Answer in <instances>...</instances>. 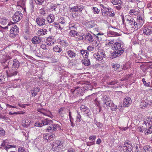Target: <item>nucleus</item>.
<instances>
[{"label":"nucleus","instance_id":"obj_59","mask_svg":"<svg viewBox=\"0 0 152 152\" xmlns=\"http://www.w3.org/2000/svg\"><path fill=\"white\" fill-rule=\"evenodd\" d=\"M145 79L144 78H143L142 79V81L143 82V84L145 86L148 87L150 86V82L147 83L146 81L145 80Z\"/></svg>","mask_w":152,"mask_h":152},{"label":"nucleus","instance_id":"obj_45","mask_svg":"<svg viewBox=\"0 0 152 152\" xmlns=\"http://www.w3.org/2000/svg\"><path fill=\"white\" fill-rule=\"evenodd\" d=\"M77 114L76 116L77 121L78 122H80L82 120V121H84L81 118V116L79 112L77 111Z\"/></svg>","mask_w":152,"mask_h":152},{"label":"nucleus","instance_id":"obj_60","mask_svg":"<svg viewBox=\"0 0 152 152\" xmlns=\"http://www.w3.org/2000/svg\"><path fill=\"white\" fill-rule=\"evenodd\" d=\"M17 152H26L25 149L23 147H19L18 149Z\"/></svg>","mask_w":152,"mask_h":152},{"label":"nucleus","instance_id":"obj_2","mask_svg":"<svg viewBox=\"0 0 152 152\" xmlns=\"http://www.w3.org/2000/svg\"><path fill=\"white\" fill-rule=\"evenodd\" d=\"M11 25H12V27H10L11 29L10 36L11 37H15L19 32V28L14 23L12 22H9L7 26H10Z\"/></svg>","mask_w":152,"mask_h":152},{"label":"nucleus","instance_id":"obj_19","mask_svg":"<svg viewBox=\"0 0 152 152\" xmlns=\"http://www.w3.org/2000/svg\"><path fill=\"white\" fill-rule=\"evenodd\" d=\"M20 66V62L16 59H14L13 60V64L12 68H15L16 69H18V68Z\"/></svg>","mask_w":152,"mask_h":152},{"label":"nucleus","instance_id":"obj_11","mask_svg":"<svg viewBox=\"0 0 152 152\" xmlns=\"http://www.w3.org/2000/svg\"><path fill=\"white\" fill-rule=\"evenodd\" d=\"M36 21L37 24L39 26H43L46 24L45 23V20L42 16H39L37 18Z\"/></svg>","mask_w":152,"mask_h":152},{"label":"nucleus","instance_id":"obj_52","mask_svg":"<svg viewBox=\"0 0 152 152\" xmlns=\"http://www.w3.org/2000/svg\"><path fill=\"white\" fill-rule=\"evenodd\" d=\"M137 24L138 23H137V22H136L134 24V23H133L132 26L133 25V26L131 27H132L133 28H134L135 30H137L138 28H140V27H138Z\"/></svg>","mask_w":152,"mask_h":152},{"label":"nucleus","instance_id":"obj_44","mask_svg":"<svg viewBox=\"0 0 152 152\" xmlns=\"http://www.w3.org/2000/svg\"><path fill=\"white\" fill-rule=\"evenodd\" d=\"M57 6L56 4L52 3L49 6V9L52 10L56 11Z\"/></svg>","mask_w":152,"mask_h":152},{"label":"nucleus","instance_id":"obj_34","mask_svg":"<svg viewBox=\"0 0 152 152\" xmlns=\"http://www.w3.org/2000/svg\"><path fill=\"white\" fill-rule=\"evenodd\" d=\"M33 50L34 53L36 56L40 58H41L42 57V55L40 53V50L39 49H36L34 50Z\"/></svg>","mask_w":152,"mask_h":152},{"label":"nucleus","instance_id":"obj_43","mask_svg":"<svg viewBox=\"0 0 152 152\" xmlns=\"http://www.w3.org/2000/svg\"><path fill=\"white\" fill-rule=\"evenodd\" d=\"M111 65L112 68L115 70H117L120 67V64L117 63H112Z\"/></svg>","mask_w":152,"mask_h":152},{"label":"nucleus","instance_id":"obj_46","mask_svg":"<svg viewBox=\"0 0 152 152\" xmlns=\"http://www.w3.org/2000/svg\"><path fill=\"white\" fill-rule=\"evenodd\" d=\"M69 34L71 37H75V35H77V33L76 31L74 30L70 31Z\"/></svg>","mask_w":152,"mask_h":152},{"label":"nucleus","instance_id":"obj_41","mask_svg":"<svg viewBox=\"0 0 152 152\" xmlns=\"http://www.w3.org/2000/svg\"><path fill=\"white\" fill-rule=\"evenodd\" d=\"M5 76L2 73H0V83L1 84L5 83Z\"/></svg>","mask_w":152,"mask_h":152},{"label":"nucleus","instance_id":"obj_3","mask_svg":"<svg viewBox=\"0 0 152 152\" xmlns=\"http://www.w3.org/2000/svg\"><path fill=\"white\" fill-rule=\"evenodd\" d=\"M64 142L62 140H57L53 142L51 148L52 150L54 152H58L61 149V147H62Z\"/></svg>","mask_w":152,"mask_h":152},{"label":"nucleus","instance_id":"obj_1","mask_svg":"<svg viewBox=\"0 0 152 152\" xmlns=\"http://www.w3.org/2000/svg\"><path fill=\"white\" fill-rule=\"evenodd\" d=\"M101 12L102 16L104 17L107 18L108 16L113 17L115 16L114 10L109 7L108 6H105L103 9L101 8Z\"/></svg>","mask_w":152,"mask_h":152},{"label":"nucleus","instance_id":"obj_27","mask_svg":"<svg viewBox=\"0 0 152 152\" xmlns=\"http://www.w3.org/2000/svg\"><path fill=\"white\" fill-rule=\"evenodd\" d=\"M8 21V19H7L5 17H4L0 18V23L2 25H6Z\"/></svg>","mask_w":152,"mask_h":152},{"label":"nucleus","instance_id":"obj_42","mask_svg":"<svg viewBox=\"0 0 152 152\" xmlns=\"http://www.w3.org/2000/svg\"><path fill=\"white\" fill-rule=\"evenodd\" d=\"M100 98H101V96L99 97V98L96 97L94 100L95 103L96 105L97 106H99L101 104V101L100 100Z\"/></svg>","mask_w":152,"mask_h":152},{"label":"nucleus","instance_id":"obj_48","mask_svg":"<svg viewBox=\"0 0 152 152\" xmlns=\"http://www.w3.org/2000/svg\"><path fill=\"white\" fill-rule=\"evenodd\" d=\"M16 145H7V146L6 147H5V149L7 151H8L9 149L10 148H16Z\"/></svg>","mask_w":152,"mask_h":152},{"label":"nucleus","instance_id":"obj_30","mask_svg":"<svg viewBox=\"0 0 152 152\" xmlns=\"http://www.w3.org/2000/svg\"><path fill=\"white\" fill-rule=\"evenodd\" d=\"M143 151L145 152H151V147L149 145L144 146L143 148Z\"/></svg>","mask_w":152,"mask_h":152},{"label":"nucleus","instance_id":"obj_62","mask_svg":"<svg viewBox=\"0 0 152 152\" xmlns=\"http://www.w3.org/2000/svg\"><path fill=\"white\" fill-rule=\"evenodd\" d=\"M85 38H86L87 37L89 38H93V37L89 33H86V34H85Z\"/></svg>","mask_w":152,"mask_h":152},{"label":"nucleus","instance_id":"obj_16","mask_svg":"<svg viewBox=\"0 0 152 152\" xmlns=\"http://www.w3.org/2000/svg\"><path fill=\"white\" fill-rule=\"evenodd\" d=\"M96 23L95 20H90L86 22L85 23L86 26L88 28H91L95 26Z\"/></svg>","mask_w":152,"mask_h":152},{"label":"nucleus","instance_id":"obj_33","mask_svg":"<svg viewBox=\"0 0 152 152\" xmlns=\"http://www.w3.org/2000/svg\"><path fill=\"white\" fill-rule=\"evenodd\" d=\"M92 89V88L91 86V85L89 84L85 85L83 87V90L84 91H91Z\"/></svg>","mask_w":152,"mask_h":152},{"label":"nucleus","instance_id":"obj_51","mask_svg":"<svg viewBox=\"0 0 152 152\" xmlns=\"http://www.w3.org/2000/svg\"><path fill=\"white\" fill-rule=\"evenodd\" d=\"M127 20L129 21V25L132 26L133 23H134V24L135 23V21L134 20V19L133 18H131V19H130V20L127 19Z\"/></svg>","mask_w":152,"mask_h":152},{"label":"nucleus","instance_id":"obj_57","mask_svg":"<svg viewBox=\"0 0 152 152\" xmlns=\"http://www.w3.org/2000/svg\"><path fill=\"white\" fill-rule=\"evenodd\" d=\"M9 62V61L8 60H6L2 64L3 66H5V68H7L8 66Z\"/></svg>","mask_w":152,"mask_h":152},{"label":"nucleus","instance_id":"obj_36","mask_svg":"<svg viewBox=\"0 0 152 152\" xmlns=\"http://www.w3.org/2000/svg\"><path fill=\"white\" fill-rule=\"evenodd\" d=\"M25 32L26 34L24 37V38H28V37H31V35L30 34L29 29L28 27H26L25 30Z\"/></svg>","mask_w":152,"mask_h":152},{"label":"nucleus","instance_id":"obj_47","mask_svg":"<svg viewBox=\"0 0 152 152\" xmlns=\"http://www.w3.org/2000/svg\"><path fill=\"white\" fill-rule=\"evenodd\" d=\"M124 145L132 146V142L129 140H126L124 142Z\"/></svg>","mask_w":152,"mask_h":152},{"label":"nucleus","instance_id":"obj_12","mask_svg":"<svg viewBox=\"0 0 152 152\" xmlns=\"http://www.w3.org/2000/svg\"><path fill=\"white\" fill-rule=\"evenodd\" d=\"M102 100L103 102V106L104 107H107L108 106H110V104L112 102V101L110 99V98L109 97H108L107 96H105L104 97H103L102 98Z\"/></svg>","mask_w":152,"mask_h":152},{"label":"nucleus","instance_id":"obj_6","mask_svg":"<svg viewBox=\"0 0 152 152\" xmlns=\"http://www.w3.org/2000/svg\"><path fill=\"white\" fill-rule=\"evenodd\" d=\"M23 15L21 11H16L13 15L12 18L15 23L19 21L22 18Z\"/></svg>","mask_w":152,"mask_h":152},{"label":"nucleus","instance_id":"obj_9","mask_svg":"<svg viewBox=\"0 0 152 152\" xmlns=\"http://www.w3.org/2000/svg\"><path fill=\"white\" fill-rule=\"evenodd\" d=\"M18 74V75L20 74L18 69L12 68V69L9 70V72L7 73V76L8 77H10L15 76Z\"/></svg>","mask_w":152,"mask_h":152},{"label":"nucleus","instance_id":"obj_17","mask_svg":"<svg viewBox=\"0 0 152 152\" xmlns=\"http://www.w3.org/2000/svg\"><path fill=\"white\" fill-rule=\"evenodd\" d=\"M40 90V88L39 87H35L33 88L30 91L31 95L33 97L35 96L37 94L38 92Z\"/></svg>","mask_w":152,"mask_h":152},{"label":"nucleus","instance_id":"obj_14","mask_svg":"<svg viewBox=\"0 0 152 152\" xmlns=\"http://www.w3.org/2000/svg\"><path fill=\"white\" fill-rule=\"evenodd\" d=\"M75 88L73 91V89H72V91L73 93L74 92H76V93L77 94V96H82L83 95V89H82L81 88H80V87L79 86H76Z\"/></svg>","mask_w":152,"mask_h":152},{"label":"nucleus","instance_id":"obj_49","mask_svg":"<svg viewBox=\"0 0 152 152\" xmlns=\"http://www.w3.org/2000/svg\"><path fill=\"white\" fill-rule=\"evenodd\" d=\"M5 134V132L4 130L1 127H0V136H4Z\"/></svg>","mask_w":152,"mask_h":152},{"label":"nucleus","instance_id":"obj_58","mask_svg":"<svg viewBox=\"0 0 152 152\" xmlns=\"http://www.w3.org/2000/svg\"><path fill=\"white\" fill-rule=\"evenodd\" d=\"M88 108L84 105H82L80 107V109L82 111L85 112L86 110V109Z\"/></svg>","mask_w":152,"mask_h":152},{"label":"nucleus","instance_id":"obj_23","mask_svg":"<svg viewBox=\"0 0 152 152\" xmlns=\"http://www.w3.org/2000/svg\"><path fill=\"white\" fill-rule=\"evenodd\" d=\"M140 68L144 72H145L148 69L151 68V67L149 64H144L140 66Z\"/></svg>","mask_w":152,"mask_h":152},{"label":"nucleus","instance_id":"obj_61","mask_svg":"<svg viewBox=\"0 0 152 152\" xmlns=\"http://www.w3.org/2000/svg\"><path fill=\"white\" fill-rule=\"evenodd\" d=\"M53 24L55 26L56 28H58L60 30H61L62 29V28L61 27L60 25L58 23H57L56 22H54Z\"/></svg>","mask_w":152,"mask_h":152},{"label":"nucleus","instance_id":"obj_5","mask_svg":"<svg viewBox=\"0 0 152 152\" xmlns=\"http://www.w3.org/2000/svg\"><path fill=\"white\" fill-rule=\"evenodd\" d=\"M57 130H62L60 126L58 124L52 123L51 125L49 126L46 129L47 132H51L53 131H56Z\"/></svg>","mask_w":152,"mask_h":152},{"label":"nucleus","instance_id":"obj_55","mask_svg":"<svg viewBox=\"0 0 152 152\" xmlns=\"http://www.w3.org/2000/svg\"><path fill=\"white\" fill-rule=\"evenodd\" d=\"M132 40L133 41V45H135L137 44H140V42L138 39H132Z\"/></svg>","mask_w":152,"mask_h":152},{"label":"nucleus","instance_id":"obj_54","mask_svg":"<svg viewBox=\"0 0 152 152\" xmlns=\"http://www.w3.org/2000/svg\"><path fill=\"white\" fill-rule=\"evenodd\" d=\"M118 83V81L117 80H114L113 81H112L111 82H108L107 83V84L108 85H113L117 83Z\"/></svg>","mask_w":152,"mask_h":152},{"label":"nucleus","instance_id":"obj_4","mask_svg":"<svg viewBox=\"0 0 152 152\" xmlns=\"http://www.w3.org/2000/svg\"><path fill=\"white\" fill-rule=\"evenodd\" d=\"M84 7L82 4H77L76 6L71 7H69L70 12H81L84 9Z\"/></svg>","mask_w":152,"mask_h":152},{"label":"nucleus","instance_id":"obj_29","mask_svg":"<svg viewBox=\"0 0 152 152\" xmlns=\"http://www.w3.org/2000/svg\"><path fill=\"white\" fill-rule=\"evenodd\" d=\"M148 101L147 100L142 101L140 104V107L141 108H144V107H145L148 104Z\"/></svg>","mask_w":152,"mask_h":152},{"label":"nucleus","instance_id":"obj_64","mask_svg":"<svg viewBox=\"0 0 152 152\" xmlns=\"http://www.w3.org/2000/svg\"><path fill=\"white\" fill-rule=\"evenodd\" d=\"M96 138V136L95 135H92L89 137V139L91 141L95 140Z\"/></svg>","mask_w":152,"mask_h":152},{"label":"nucleus","instance_id":"obj_8","mask_svg":"<svg viewBox=\"0 0 152 152\" xmlns=\"http://www.w3.org/2000/svg\"><path fill=\"white\" fill-rule=\"evenodd\" d=\"M124 51V48H122L121 49L119 50V51L116 50L112 53L111 56L110 57V58L111 59H113L114 58L119 57L123 53Z\"/></svg>","mask_w":152,"mask_h":152},{"label":"nucleus","instance_id":"obj_22","mask_svg":"<svg viewBox=\"0 0 152 152\" xmlns=\"http://www.w3.org/2000/svg\"><path fill=\"white\" fill-rule=\"evenodd\" d=\"M42 120L43 121L42 125H43L44 126L46 125H51L52 123H53V121L52 120H50L48 118H44L43 119H42Z\"/></svg>","mask_w":152,"mask_h":152},{"label":"nucleus","instance_id":"obj_7","mask_svg":"<svg viewBox=\"0 0 152 152\" xmlns=\"http://www.w3.org/2000/svg\"><path fill=\"white\" fill-rule=\"evenodd\" d=\"M32 42L35 44H37L41 42V40L40 39H32L31 40ZM42 43H41L42 45H40V47L43 50H46L48 49L46 48V43H45V42H42Z\"/></svg>","mask_w":152,"mask_h":152},{"label":"nucleus","instance_id":"obj_53","mask_svg":"<svg viewBox=\"0 0 152 152\" xmlns=\"http://www.w3.org/2000/svg\"><path fill=\"white\" fill-rule=\"evenodd\" d=\"M92 10L94 14H98L99 12V10L98 9L97 7H93Z\"/></svg>","mask_w":152,"mask_h":152},{"label":"nucleus","instance_id":"obj_28","mask_svg":"<svg viewBox=\"0 0 152 152\" xmlns=\"http://www.w3.org/2000/svg\"><path fill=\"white\" fill-rule=\"evenodd\" d=\"M93 56L98 61H102L103 59V57L100 55L98 53L94 54Z\"/></svg>","mask_w":152,"mask_h":152},{"label":"nucleus","instance_id":"obj_63","mask_svg":"<svg viewBox=\"0 0 152 152\" xmlns=\"http://www.w3.org/2000/svg\"><path fill=\"white\" fill-rule=\"evenodd\" d=\"M138 129H139L140 132L141 133H142L143 131H144V132L145 133L147 130V128H146L142 129V127H139Z\"/></svg>","mask_w":152,"mask_h":152},{"label":"nucleus","instance_id":"obj_37","mask_svg":"<svg viewBox=\"0 0 152 152\" xmlns=\"http://www.w3.org/2000/svg\"><path fill=\"white\" fill-rule=\"evenodd\" d=\"M107 107H110L111 109L113 111H115L117 109V107L116 105H115L114 103L112 102L110 103V106H108Z\"/></svg>","mask_w":152,"mask_h":152},{"label":"nucleus","instance_id":"obj_24","mask_svg":"<svg viewBox=\"0 0 152 152\" xmlns=\"http://www.w3.org/2000/svg\"><path fill=\"white\" fill-rule=\"evenodd\" d=\"M48 39H46V41L45 42V43H46V45L48 46H52L55 42V40L53 39H49V40Z\"/></svg>","mask_w":152,"mask_h":152},{"label":"nucleus","instance_id":"obj_31","mask_svg":"<svg viewBox=\"0 0 152 152\" xmlns=\"http://www.w3.org/2000/svg\"><path fill=\"white\" fill-rule=\"evenodd\" d=\"M2 142L0 146L3 147V148L5 149V147L7 146V145H8L9 141L7 139L4 140L2 141Z\"/></svg>","mask_w":152,"mask_h":152},{"label":"nucleus","instance_id":"obj_10","mask_svg":"<svg viewBox=\"0 0 152 152\" xmlns=\"http://www.w3.org/2000/svg\"><path fill=\"white\" fill-rule=\"evenodd\" d=\"M142 16H141L140 15H138L137 16V22L138 23V27H141L144 23V15Z\"/></svg>","mask_w":152,"mask_h":152},{"label":"nucleus","instance_id":"obj_13","mask_svg":"<svg viewBox=\"0 0 152 152\" xmlns=\"http://www.w3.org/2000/svg\"><path fill=\"white\" fill-rule=\"evenodd\" d=\"M132 103V101L131 98L129 97L126 96L124 99L123 106L125 107H128L130 106Z\"/></svg>","mask_w":152,"mask_h":152},{"label":"nucleus","instance_id":"obj_39","mask_svg":"<svg viewBox=\"0 0 152 152\" xmlns=\"http://www.w3.org/2000/svg\"><path fill=\"white\" fill-rule=\"evenodd\" d=\"M114 48H115V50L119 51L121 49V44L119 42H115V44Z\"/></svg>","mask_w":152,"mask_h":152},{"label":"nucleus","instance_id":"obj_25","mask_svg":"<svg viewBox=\"0 0 152 152\" xmlns=\"http://www.w3.org/2000/svg\"><path fill=\"white\" fill-rule=\"evenodd\" d=\"M53 50L55 52L58 53H60L62 51L61 46H58L57 45L54 46L53 48Z\"/></svg>","mask_w":152,"mask_h":152},{"label":"nucleus","instance_id":"obj_18","mask_svg":"<svg viewBox=\"0 0 152 152\" xmlns=\"http://www.w3.org/2000/svg\"><path fill=\"white\" fill-rule=\"evenodd\" d=\"M43 55L45 57L47 58H50L51 57L52 55V53L49 49L47 50L42 52Z\"/></svg>","mask_w":152,"mask_h":152},{"label":"nucleus","instance_id":"obj_40","mask_svg":"<svg viewBox=\"0 0 152 152\" xmlns=\"http://www.w3.org/2000/svg\"><path fill=\"white\" fill-rule=\"evenodd\" d=\"M29 5L31 10L32 11H34V8L35 6V3L33 0H30L29 1Z\"/></svg>","mask_w":152,"mask_h":152},{"label":"nucleus","instance_id":"obj_56","mask_svg":"<svg viewBox=\"0 0 152 152\" xmlns=\"http://www.w3.org/2000/svg\"><path fill=\"white\" fill-rule=\"evenodd\" d=\"M44 0H35V2L37 3V4L40 5H42L43 3L45 1Z\"/></svg>","mask_w":152,"mask_h":152},{"label":"nucleus","instance_id":"obj_50","mask_svg":"<svg viewBox=\"0 0 152 152\" xmlns=\"http://www.w3.org/2000/svg\"><path fill=\"white\" fill-rule=\"evenodd\" d=\"M85 112H86L85 113L86 114L88 118H90V116L91 115V114L89 108L86 109V110Z\"/></svg>","mask_w":152,"mask_h":152},{"label":"nucleus","instance_id":"obj_26","mask_svg":"<svg viewBox=\"0 0 152 152\" xmlns=\"http://www.w3.org/2000/svg\"><path fill=\"white\" fill-rule=\"evenodd\" d=\"M82 64L86 66H88L90 65V61L88 59L84 58L82 60Z\"/></svg>","mask_w":152,"mask_h":152},{"label":"nucleus","instance_id":"obj_38","mask_svg":"<svg viewBox=\"0 0 152 152\" xmlns=\"http://www.w3.org/2000/svg\"><path fill=\"white\" fill-rule=\"evenodd\" d=\"M67 53L69 57L72 58L76 56V53L71 50H68Z\"/></svg>","mask_w":152,"mask_h":152},{"label":"nucleus","instance_id":"obj_32","mask_svg":"<svg viewBox=\"0 0 152 152\" xmlns=\"http://www.w3.org/2000/svg\"><path fill=\"white\" fill-rule=\"evenodd\" d=\"M42 120L37 121L35 123L34 125L37 127H41L44 126L42 125Z\"/></svg>","mask_w":152,"mask_h":152},{"label":"nucleus","instance_id":"obj_15","mask_svg":"<svg viewBox=\"0 0 152 152\" xmlns=\"http://www.w3.org/2000/svg\"><path fill=\"white\" fill-rule=\"evenodd\" d=\"M143 33L144 34L149 35L152 33V26L149 25L145 28L143 30Z\"/></svg>","mask_w":152,"mask_h":152},{"label":"nucleus","instance_id":"obj_35","mask_svg":"<svg viewBox=\"0 0 152 152\" xmlns=\"http://www.w3.org/2000/svg\"><path fill=\"white\" fill-rule=\"evenodd\" d=\"M112 3L114 5H118L120 6L121 5L122 2L120 0H112Z\"/></svg>","mask_w":152,"mask_h":152},{"label":"nucleus","instance_id":"obj_21","mask_svg":"<svg viewBox=\"0 0 152 152\" xmlns=\"http://www.w3.org/2000/svg\"><path fill=\"white\" fill-rule=\"evenodd\" d=\"M122 147L124 152H131L133 149L132 146L123 145Z\"/></svg>","mask_w":152,"mask_h":152},{"label":"nucleus","instance_id":"obj_20","mask_svg":"<svg viewBox=\"0 0 152 152\" xmlns=\"http://www.w3.org/2000/svg\"><path fill=\"white\" fill-rule=\"evenodd\" d=\"M47 32L48 31L47 29L45 28H42L38 30L37 33V34L38 36H39L41 35L42 36L46 34Z\"/></svg>","mask_w":152,"mask_h":152}]
</instances>
